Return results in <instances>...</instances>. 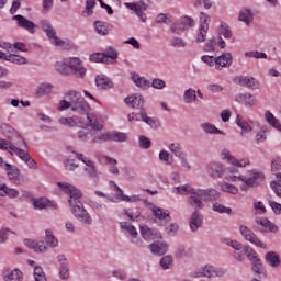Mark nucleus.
Wrapping results in <instances>:
<instances>
[{
    "mask_svg": "<svg viewBox=\"0 0 281 281\" xmlns=\"http://www.w3.org/2000/svg\"><path fill=\"white\" fill-rule=\"evenodd\" d=\"M0 128L7 137V139L0 138V150H7L11 157H19L29 170H38V162L32 158L27 149H24L27 148V140L7 123H3Z\"/></svg>",
    "mask_w": 281,
    "mask_h": 281,
    "instance_id": "1",
    "label": "nucleus"
},
{
    "mask_svg": "<svg viewBox=\"0 0 281 281\" xmlns=\"http://www.w3.org/2000/svg\"><path fill=\"white\" fill-rule=\"evenodd\" d=\"M56 186L60 192L67 194V202L75 218L83 225H92L93 217H91V214L87 211L82 201H80V199H82V191L76 188V186L65 181L57 182Z\"/></svg>",
    "mask_w": 281,
    "mask_h": 281,
    "instance_id": "2",
    "label": "nucleus"
},
{
    "mask_svg": "<svg viewBox=\"0 0 281 281\" xmlns=\"http://www.w3.org/2000/svg\"><path fill=\"white\" fill-rule=\"evenodd\" d=\"M67 109H70V111L77 115H87L91 106H89V103H87L80 92L76 90H69L65 93V99L59 100L57 105V111L59 113L67 111Z\"/></svg>",
    "mask_w": 281,
    "mask_h": 281,
    "instance_id": "3",
    "label": "nucleus"
},
{
    "mask_svg": "<svg viewBox=\"0 0 281 281\" xmlns=\"http://www.w3.org/2000/svg\"><path fill=\"white\" fill-rule=\"evenodd\" d=\"M241 182L245 186L240 187V190L245 191L247 188H258L265 181V172L258 168H254L246 171V175H243Z\"/></svg>",
    "mask_w": 281,
    "mask_h": 281,
    "instance_id": "4",
    "label": "nucleus"
},
{
    "mask_svg": "<svg viewBox=\"0 0 281 281\" xmlns=\"http://www.w3.org/2000/svg\"><path fill=\"white\" fill-rule=\"evenodd\" d=\"M222 243L223 245H226V247H231L233 249L234 260H236L237 262H245L247 249H249V246L229 238H223Z\"/></svg>",
    "mask_w": 281,
    "mask_h": 281,
    "instance_id": "5",
    "label": "nucleus"
},
{
    "mask_svg": "<svg viewBox=\"0 0 281 281\" xmlns=\"http://www.w3.org/2000/svg\"><path fill=\"white\" fill-rule=\"evenodd\" d=\"M220 157L222 161H226V164H229L235 168H248V166H251V159L249 158L238 159L234 155H232V151L228 148H222L220 151Z\"/></svg>",
    "mask_w": 281,
    "mask_h": 281,
    "instance_id": "6",
    "label": "nucleus"
},
{
    "mask_svg": "<svg viewBox=\"0 0 281 281\" xmlns=\"http://www.w3.org/2000/svg\"><path fill=\"white\" fill-rule=\"evenodd\" d=\"M239 234L246 240L247 243H250V245H254V247H257L258 249H265L267 250V243L262 241L251 228L247 227L246 225H239Z\"/></svg>",
    "mask_w": 281,
    "mask_h": 281,
    "instance_id": "7",
    "label": "nucleus"
},
{
    "mask_svg": "<svg viewBox=\"0 0 281 281\" xmlns=\"http://www.w3.org/2000/svg\"><path fill=\"white\" fill-rule=\"evenodd\" d=\"M194 19L191 16L184 15L180 18L178 21L171 23L170 31L172 34H183V32H188V30H192L194 27Z\"/></svg>",
    "mask_w": 281,
    "mask_h": 281,
    "instance_id": "8",
    "label": "nucleus"
},
{
    "mask_svg": "<svg viewBox=\"0 0 281 281\" xmlns=\"http://www.w3.org/2000/svg\"><path fill=\"white\" fill-rule=\"evenodd\" d=\"M87 121L82 119V125L81 128H91L92 131H104V119L100 116V114L97 113H86Z\"/></svg>",
    "mask_w": 281,
    "mask_h": 281,
    "instance_id": "9",
    "label": "nucleus"
},
{
    "mask_svg": "<svg viewBox=\"0 0 281 281\" xmlns=\"http://www.w3.org/2000/svg\"><path fill=\"white\" fill-rule=\"evenodd\" d=\"M68 65L76 78L82 79L87 76V68L85 67V61L79 57H70L68 58Z\"/></svg>",
    "mask_w": 281,
    "mask_h": 281,
    "instance_id": "10",
    "label": "nucleus"
},
{
    "mask_svg": "<svg viewBox=\"0 0 281 281\" xmlns=\"http://www.w3.org/2000/svg\"><path fill=\"white\" fill-rule=\"evenodd\" d=\"M255 223L259 225L261 234H278L280 228L267 217H256Z\"/></svg>",
    "mask_w": 281,
    "mask_h": 281,
    "instance_id": "11",
    "label": "nucleus"
},
{
    "mask_svg": "<svg viewBox=\"0 0 281 281\" xmlns=\"http://www.w3.org/2000/svg\"><path fill=\"white\" fill-rule=\"evenodd\" d=\"M72 153L76 155L79 161L85 164V172H87L90 177H95V175H98V167L95 166V161H93L91 157L78 151Z\"/></svg>",
    "mask_w": 281,
    "mask_h": 281,
    "instance_id": "12",
    "label": "nucleus"
},
{
    "mask_svg": "<svg viewBox=\"0 0 281 281\" xmlns=\"http://www.w3.org/2000/svg\"><path fill=\"white\" fill-rule=\"evenodd\" d=\"M128 122H145V124H148L151 128H157L159 126V123L155 121L153 117L148 116L146 113V110H140V113L137 114L135 112L127 115Z\"/></svg>",
    "mask_w": 281,
    "mask_h": 281,
    "instance_id": "13",
    "label": "nucleus"
},
{
    "mask_svg": "<svg viewBox=\"0 0 281 281\" xmlns=\"http://www.w3.org/2000/svg\"><path fill=\"white\" fill-rule=\"evenodd\" d=\"M226 271L225 268L215 267L212 263H206L202 266V276L203 278H223Z\"/></svg>",
    "mask_w": 281,
    "mask_h": 281,
    "instance_id": "14",
    "label": "nucleus"
},
{
    "mask_svg": "<svg viewBox=\"0 0 281 281\" xmlns=\"http://www.w3.org/2000/svg\"><path fill=\"white\" fill-rule=\"evenodd\" d=\"M125 8H127V10H132L133 12H135L136 16H139L140 21H143V23H145L146 21V2L144 1H138V2H125L124 3Z\"/></svg>",
    "mask_w": 281,
    "mask_h": 281,
    "instance_id": "15",
    "label": "nucleus"
},
{
    "mask_svg": "<svg viewBox=\"0 0 281 281\" xmlns=\"http://www.w3.org/2000/svg\"><path fill=\"white\" fill-rule=\"evenodd\" d=\"M225 172V165L221 161H211L206 166V173L209 177L223 179Z\"/></svg>",
    "mask_w": 281,
    "mask_h": 281,
    "instance_id": "16",
    "label": "nucleus"
},
{
    "mask_svg": "<svg viewBox=\"0 0 281 281\" xmlns=\"http://www.w3.org/2000/svg\"><path fill=\"white\" fill-rule=\"evenodd\" d=\"M120 228L122 229V232L131 236V241L134 245H137V247H144V244L142 243V240L137 239V228H135V226H133L128 222H121Z\"/></svg>",
    "mask_w": 281,
    "mask_h": 281,
    "instance_id": "17",
    "label": "nucleus"
},
{
    "mask_svg": "<svg viewBox=\"0 0 281 281\" xmlns=\"http://www.w3.org/2000/svg\"><path fill=\"white\" fill-rule=\"evenodd\" d=\"M232 63H234L232 53H224L215 57V69H217V71H221V69H229Z\"/></svg>",
    "mask_w": 281,
    "mask_h": 281,
    "instance_id": "18",
    "label": "nucleus"
},
{
    "mask_svg": "<svg viewBox=\"0 0 281 281\" xmlns=\"http://www.w3.org/2000/svg\"><path fill=\"white\" fill-rule=\"evenodd\" d=\"M238 168L241 167H225L222 179L228 181V183H236L243 181V175H238Z\"/></svg>",
    "mask_w": 281,
    "mask_h": 281,
    "instance_id": "19",
    "label": "nucleus"
},
{
    "mask_svg": "<svg viewBox=\"0 0 281 281\" xmlns=\"http://www.w3.org/2000/svg\"><path fill=\"white\" fill-rule=\"evenodd\" d=\"M201 194V189H193L191 191V194L188 199V203L191 207L194 210H203L205 207V204H203V195Z\"/></svg>",
    "mask_w": 281,
    "mask_h": 281,
    "instance_id": "20",
    "label": "nucleus"
},
{
    "mask_svg": "<svg viewBox=\"0 0 281 281\" xmlns=\"http://www.w3.org/2000/svg\"><path fill=\"white\" fill-rule=\"evenodd\" d=\"M13 21H16L18 27H22L23 30H26L30 34H35L36 33V25L34 22L27 20V18L23 15H14Z\"/></svg>",
    "mask_w": 281,
    "mask_h": 281,
    "instance_id": "21",
    "label": "nucleus"
},
{
    "mask_svg": "<svg viewBox=\"0 0 281 281\" xmlns=\"http://www.w3.org/2000/svg\"><path fill=\"white\" fill-rule=\"evenodd\" d=\"M140 235L147 243H150V240H161L164 236H161V233L157 232L156 229H151L150 227L143 225L139 227Z\"/></svg>",
    "mask_w": 281,
    "mask_h": 281,
    "instance_id": "22",
    "label": "nucleus"
},
{
    "mask_svg": "<svg viewBox=\"0 0 281 281\" xmlns=\"http://www.w3.org/2000/svg\"><path fill=\"white\" fill-rule=\"evenodd\" d=\"M3 168L8 175L9 181H12L15 186H21V170L8 162Z\"/></svg>",
    "mask_w": 281,
    "mask_h": 281,
    "instance_id": "23",
    "label": "nucleus"
},
{
    "mask_svg": "<svg viewBox=\"0 0 281 281\" xmlns=\"http://www.w3.org/2000/svg\"><path fill=\"white\" fill-rule=\"evenodd\" d=\"M130 78L132 82H134L135 87H137L138 89H142L143 91H146V89H150V80L146 79V77L135 71H132L130 74Z\"/></svg>",
    "mask_w": 281,
    "mask_h": 281,
    "instance_id": "24",
    "label": "nucleus"
},
{
    "mask_svg": "<svg viewBox=\"0 0 281 281\" xmlns=\"http://www.w3.org/2000/svg\"><path fill=\"white\" fill-rule=\"evenodd\" d=\"M40 27H41V30H43V32H45L48 41L52 44L58 38L56 29H54V26L52 25V23H49V21H47V20L40 21Z\"/></svg>",
    "mask_w": 281,
    "mask_h": 281,
    "instance_id": "25",
    "label": "nucleus"
},
{
    "mask_svg": "<svg viewBox=\"0 0 281 281\" xmlns=\"http://www.w3.org/2000/svg\"><path fill=\"white\" fill-rule=\"evenodd\" d=\"M95 87L99 89V91H109V89H113L115 85L105 75H99L95 77Z\"/></svg>",
    "mask_w": 281,
    "mask_h": 281,
    "instance_id": "26",
    "label": "nucleus"
},
{
    "mask_svg": "<svg viewBox=\"0 0 281 281\" xmlns=\"http://www.w3.org/2000/svg\"><path fill=\"white\" fill-rule=\"evenodd\" d=\"M58 124L61 126H69L70 128H74L78 126L79 128H82V117L80 116H68V117H60L58 120Z\"/></svg>",
    "mask_w": 281,
    "mask_h": 281,
    "instance_id": "27",
    "label": "nucleus"
},
{
    "mask_svg": "<svg viewBox=\"0 0 281 281\" xmlns=\"http://www.w3.org/2000/svg\"><path fill=\"white\" fill-rule=\"evenodd\" d=\"M151 212L155 218H157V221H160V223H170V221H172V217L170 216V211L166 209L153 206Z\"/></svg>",
    "mask_w": 281,
    "mask_h": 281,
    "instance_id": "28",
    "label": "nucleus"
},
{
    "mask_svg": "<svg viewBox=\"0 0 281 281\" xmlns=\"http://www.w3.org/2000/svg\"><path fill=\"white\" fill-rule=\"evenodd\" d=\"M200 196L205 202L218 201L221 199V192L216 189H200Z\"/></svg>",
    "mask_w": 281,
    "mask_h": 281,
    "instance_id": "29",
    "label": "nucleus"
},
{
    "mask_svg": "<svg viewBox=\"0 0 281 281\" xmlns=\"http://www.w3.org/2000/svg\"><path fill=\"white\" fill-rule=\"evenodd\" d=\"M124 102L131 109H140V106H144V97L139 93H135L130 97H126Z\"/></svg>",
    "mask_w": 281,
    "mask_h": 281,
    "instance_id": "30",
    "label": "nucleus"
},
{
    "mask_svg": "<svg viewBox=\"0 0 281 281\" xmlns=\"http://www.w3.org/2000/svg\"><path fill=\"white\" fill-rule=\"evenodd\" d=\"M24 245L29 247V249H33L35 254H45V251H47V246L43 240L34 241L32 239H25Z\"/></svg>",
    "mask_w": 281,
    "mask_h": 281,
    "instance_id": "31",
    "label": "nucleus"
},
{
    "mask_svg": "<svg viewBox=\"0 0 281 281\" xmlns=\"http://www.w3.org/2000/svg\"><path fill=\"white\" fill-rule=\"evenodd\" d=\"M54 91V86L49 82H42L35 88V98H43L45 95L52 94Z\"/></svg>",
    "mask_w": 281,
    "mask_h": 281,
    "instance_id": "32",
    "label": "nucleus"
},
{
    "mask_svg": "<svg viewBox=\"0 0 281 281\" xmlns=\"http://www.w3.org/2000/svg\"><path fill=\"white\" fill-rule=\"evenodd\" d=\"M148 249L154 256H164L168 251V244L166 241L153 243Z\"/></svg>",
    "mask_w": 281,
    "mask_h": 281,
    "instance_id": "33",
    "label": "nucleus"
},
{
    "mask_svg": "<svg viewBox=\"0 0 281 281\" xmlns=\"http://www.w3.org/2000/svg\"><path fill=\"white\" fill-rule=\"evenodd\" d=\"M235 102L244 104V106H255L256 97L251 95L250 93H239L235 97Z\"/></svg>",
    "mask_w": 281,
    "mask_h": 281,
    "instance_id": "34",
    "label": "nucleus"
},
{
    "mask_svg": "<svg viewBox=\"0 0 281 281\" xmlns=\"http://www.w3.org/2000/svg\"><path fill=\"white\" fill-rule=\"evenodd\" d=\"M203 225V216H201V213L198 211H194L191 214L190 221H189V227L191 232H198L199 227Z\"/></svg>",
    "mask_w": 281,
    "mask_h": 281,
    "instance_id": "35",
    "label": "nucleus"
},
{
    "mask_svg": "<svg viewBox=\"0 0 281 281\" xmlns=\"http://www.w3.org/2000/svg\"><path fill=\"white\" fill-rule=\"evenodd\" d=\"M2 278L4 281H23V272L19 269L4 270Z\"/></svg>",
    "mask_w": 281,
    "mask_h": 281,
    "instance_id": "36",
    "label": "nucleus"
},
{
    "mask_svg": "<svg viewBox=\"0 0 281 281\" xmlns=\"http://www.w3.org/2000/svg\"><path fill=\"white\" fill-rule=\"evenodd\" d=\"M237 85L252 90L259 88L258 81L254 77H238Z\"/></svg>",
    "mask_w": 281,
    "mask_h": 281,
    "instance_id": "37",
    "label": "nucleus"
},
{
    "mask_svg": "<svg viewBox=\"0 0 281 281\" xmlns=\"http://www.w3.org/2000/svg\"><path fill=\"white\" fill-rule=\"evenodd\" d=\"M235 124H237V126L241 128L240 135H246V133H251L254 131V127H251V125H249V123L245 121V119L240 114H237Z\"/></svg>",
    "mask_w": 281,
    "mask_h": 281,
    "instance_id": "38",
    "label": "nucleus"
},
{
    "mask_svg": "<svg viewBox=\"0 0 281 281\" xmlns=\"http://www.w3.org/2000/svg\"><path fill=\"white\" fill-rule=\"evenodd\" d=\"M200 128L203 130V132L206 134V135H225V132L218 130L214 124L212 123H202L200 124Z\"/></svg>",
    "mask_w": 281,
    "mask_h": 281,
    "instance_id": "39",
    "label": "nucleus"
},
{
    "mask_svg": "<svg viewBox=\"0 0 281 281\" xmlns=\"http://www.w3.org/2000/svg\"><path fill=\"white\" fill-rule=\"evenodd\" d=\"M168 148H169L170 153L172 155H175L178 159H180L181 157L188 155V153H186L183 150V145H181V143H177V142L176 143H170L168 145Z\"/></svg>",
    "mask_w": 281,
    "mask_h": 281,
    "instance_id": "40",
    "label": "nucleus"
},
{
    "mask_svg": "<svg viewBox=\"0 0 281 281\" xmlns=\"http://www.w3.org/2000/svg\"><path fill=\"white\" fill-rule=\"evenodd\" d=\"M45 243L47 247H50V249H56V247H58V238L54 236V232H52V229L45 231Z\"/></svg>",
    "mask_w": 281,
    "mask_h": 281,
    "instance_id": "41",
    "label": "nucleus"
},
{
    "mask_svg": "<svg viewBox=\"0 0 281 281\" xmlns=\"http://www.w3.org/2000/svg\"><path fill=\"white\" fill-rule=\"evenodd\" d=\"M265 258L270 267H273L274 269L280 267V256L276 251L267 252Z\"/></svg>",
    "mask_w": 281,
    "mask_h": 281,
    "instance_id": "42",
    "label": "nucleus"
},
{
    "mask_svg": "<svg viewBox=\"0 0 281 281\" xmlns=\"http://www.w3.org/2000/svg\"><path fill=\"white\" fill-rule=\"evenodd\" d=\"M52 45L60 47V49H65L66 52L74 49V43L71 40H61L60 37H57Z\"/></svg>",
    "mask_w": 281,
    "mask_h": 281,
    "instance_id": "43",
    "label": "nucleus"
},
{
    "mask_svg": "<svg viewBox=\"0 0 281 281\" xmlns=\"http://www.w3.org/2000/svg\"><path fill=\"white\" fill-rule=\"evenodd\" d=\"M109 186L111 188V190H113V192H116V195L114 198H108V200L111 203H120V199H122L120 195L124 194V191L122 190V188H120V186H117V183L110 181Z\"/></svg>",
    "mask_w": 281,
    "mask_h": 281,
    "instance_id": "44",
    "label": "nucleus"
},
{
    "mask_svg": "<svg viewBox=\"0 0 281 281\" xmlns=\"http://www.w3.org/2000/svg\"><path fill=\"white\" fill-rule=\"evenodd\" d=\"M265 120L266 122H268V124L270 126H272L273 128H276L277 131H279V133H281V124L280 121H278V119H276V116L273 115V113H271L270 111H267L265 113Z\"/></svg>",
    "mask_w": 281,
    "mask_h": 281,
    "instance_id": "45",
    "label": "nucleus"
},
{
    "mask_svg": "<svg viewBox=\"0 0 281 281\" xmlns=\"http://www.w3.org/2000/svg\"><path fill=\"white\" fill-rule=\"evenodd\" d=\"M194 188H192L191 184H183L179 187H173L171 192L173 194H180L181 196H186V194H191L193 192Z\"/></svg>",
    "mask_w": 281,
    "mask_h": 281,
    "instance_id": "46",
    "label": "nucleus"
},
{
    "mask_svg": "<svg viewBox=\"0 0 281 281\" xmlns=\"http://www.w3.org/2000/svg\"><path fill=\"white\" fill-rule=\"evenodd\" d=\"M94 30L100 36H108L110 32L109 23L103 21H97L94 23Z\"/></svg>",
    "mask_w": 281,
    "mask_h": 281,
    "instance_id": "47",
    "label": "nucleus"
},
{
    "mask_svg": "<svg viewBox=\"0 0 281 281\" xmlns=\"http://www.w3.org/2000/svg\"><path fill=\"white\" fill-rule=\"evenodd\" d=\"M90 63H104V65H113V61L108 60L104 53H93L89 56Z\"/></svg>",
    "mask_w": 281,
    "mask_h": 281,
    "instance_id": "48",
    "label": "nucleus"
},
{
    "mask_svg": "<svg viewBox=\"0 0 281 281\" xmlns=\"http://www.w3.org/2000/svg\"><path fill=\"white\" fill-rule=\"evenodd\" d=\"M91 144H102L104 142H111V132H101L91 138Z\"/></svg>",
    "mask_w": 281,
    "mask_h": 281,
    "instance_id": "49",
    "label": "nucleus"
},
{
    "mask_svg": "<svg viewBox=\"0 0 281 281\" xmlns=\"http://www.w3.org/2000/svg\"><path fill=\"white\" fill-rule=\"evenodd\" d=\"M218 188L222 192H227L228 194H238V187L229 182L222 181L218 183Z\"/></svg>",
    "mask_w": 281,
    "mask_h": 281,
    "instance_id": "50",
    "label": "nucleus"
},
{
    "mask_svg": "<svg viewBox=\"0 0 281 281\" xmlns=\"http://www.w3.org/2000/svg\"><path fill=\"white\" fill-rule=\"evenodd\" d=\"M183 102L184 104H192L196 102V90L189 88L183 92Z\"/></svg>",
    "mask_w": 281,
    "mask_h": 281,
    "instance_id": "51",
    "label": "nucleus"
},
{
    "mask_svg": "<svg viewBox=\"0 0 281 281\" xmlns=\"http://www.w3.org/2000/svg\"><path fill=\"white\" fill-rule=\"evenodd\" d=\"M55 69L63 76H69V69H71L69 68V59H66V61H57L55 64Z\"/></svg>",
    "mask_w": 281,
    "mask_h": 281,
    "instance_id": "52",
    "label": "nucleus"
},
{
    "mask_svg": "<svg viewBox=\"0 0 281 281\" xmlns=\"http://www.w3.org/2000/svg\"><path fill=\"white\" fill-rule=\"evenodd\" d=\"M239 21H243V23H246V25H249V23L254 21V13H251V10L241 9L239 12Z\"/></svg>",
    "mask_w": 281,
    "mask_h": 281,
    "instance_id": "53",
    "label": "nucleus"
},
{
    "mask_svg": "<svg viewBox=\"0 0 281 281\" xmlns=\"http://www.w3.org/2000/svg\"><path fill=\"white\" fill-rule=\"evenodd\" d=\"M158 159L166 166H172V155L166 149L159 151Z\"/></svg>",
    "mask_w": 281,
    "mask_h": 281,
    "instance_id": "54",
    "label": "nucleus"
},
{
    "mask_svg": "<svg viewBox=\"0 0 281 281\" xmlns=\"http://www.w3.org/2000/svg\"><path fill=\"white\" fill-rule=\"evenodd\" d=\"M212 211L217 212V214H232V207L221 204V202H214L212 204Z\"/></svg>",
    "mask_w": 281,
    "mask_h": 281,
    "instance_id": "55",
    "label": "nucleus"
},
{
    "mask_svg": "<svg viewBox=\"0 0 281 281\" xmlns=\"http://www.w3.org/2000/svg\"><path fill=\"white\" fill-rule=\"evenodd\" d=\"M128 139V134L124 132H111V142H117L120 144L126 142Z\"/></svg>",
    "mask_w": 281,
    "mask_h": 281,
    "instance_id": "56",
    "label": "nucleus"
},
{
    "mask_svg": "<svg viewBox=\"0 0 281 281\" xmlns=\"http://www.w3.org/2000/svg\"><path fill=\"white\" fill-rule=\"evenodd\" d=\"M97 159L100 164H102L103 166L110 165V166H117V159L115 158H111L109 156L102 155V154H98L97 155Z\"/></svg>",
    "mask_w": 281,
    "mask_h": 281,
    "instance_id": "57",
    "label": "nucleus"
},
{
    "mask_svg": "<svg viewBox=\"0 0 281 281\" xmlns=\"http://www.w3.org/2000/svg\"><path fill=\"white\" fill-rule=\"evenodd\" d=\"M8 61L13 65H27V58L16 54H9Z\"/></svg>",
    "mask_w": 281,
    "mask_h": 281,
    "instance_id": "58",
    "label": "nucleus"
},
{
    "mask_svg": "<svg viewBox=\"0 0 281 281\" xmlns=\"http://www.w3.org/2000/svg\"><path fill=\"white\" fill-rule=\"evenodd\" d=\"M34 210H47V198H37L32 200Z\"/></svg>",
    "mask_w": 281,
    "mask_h": 281,
    "instance_id": "59",
    "label": "nucleus"
},
{
    "mask_svg": "<svg viewBox=\"0 0 281 281\" xmlns=\"http://www.w3.org/2000/svg\"><path fill=\"white\" fill-rule=\"evenodd\" d=\"M175 265V260L172 259V256L167 255L160 259V267L165 271L168 269H172V266Z\"/></svg>",
    "mask_w": 281,
    "mask_h": 281,
    "instance_id": "60",
    "label": "nucleus"
},
{
    "mask_svg": "<svg viewBox=\"0 0 281 281\" xmlns=\"http://www.w3.org/2000/svg\"><path fill=\"white\" fill-rule=\"evenodd\" d=\"M94 8H95V0H87L86 8L82 11V16L85 18L92 16Z\"/></svg>",
    "mask_w": 281,
    "mask_h": 281,
    "instance_id": "61",
    "label": "nucleus"
},
{
    "mask_svg": "<svg viewBox=\"0 0 281 281\" xmlns=\"http://www.w3.org/2000/svg\"><path fill=\"white\" fill-rule=\"evenodd\" d=\"M92 137H93V132L89 130H80L77 133V138L80 139V142H91Z\"/></svg>",
    "mask_w": 281,
    "mask_h": 281,
    "instance_id": "62",
    "label": "nucleus"
},
{
    "mask_svg": "<svg viewBox=\"0 0 281 281\" xmlns=\"http://www.w3.org/2000/svg\"><path fill=\"white\" fill-rule=\"evenodd\" d=\"M21 192H19L15 188H10L7 184H4V196H8L9 199H19Z\"/></svg>",
    "mask_w": 281,
    "mask_h": 281,
    "instance_id": "63",
    "label": "nucleus"
},
{
    "mask_svg": "<svg viewBox=\"0 0 281 281\" xmlns=\"http://www.w3.org/2000/svg\"><path fill=\"white\" fill-rule=\"evenodd\" d=\"M33 276L35 281H47V277L45 276V271H43L42 267H35Z\"/></svg>",
    "mask_w": 281,
    "mask_h": 281,
    "instance_id": "64",
    "label": "nucleus"
}]
</instances>
